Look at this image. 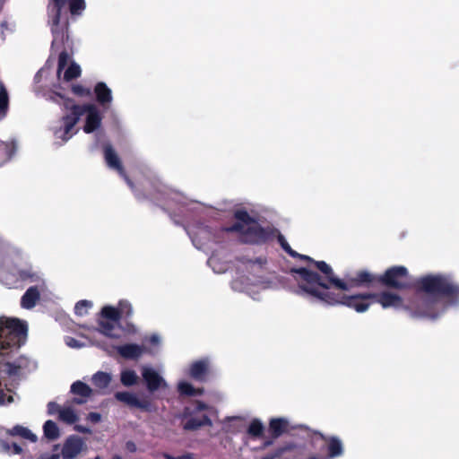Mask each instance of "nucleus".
Listing matches in <instances>:
<instances>
[{"instance_id":"nucleus-9","label":"nucleus","mask_w":459,"mask_h":459,"mask_svg":"<svg viewBox=\"0 0 459 459\" xmlns=\"http://www.w3.org/2000/svg\"><path fill=\"white\" fill-rule=\"evenodd\" d=\"M378 276L367 270H360L356 272L353 277H349L345 281L341 280L345 288L334 287L341 290H349L351 288L359 287H373L378 283Z\"/></svg>"},{"instance_id":"nucleus-19","label":"nucleus","mask_w":459,"mask_h":459,"mask_svg":"<svg viewBox=\"0 0 459 459\" xmlns=\"http://www.w3.org/2000/svg\"><path fill=\"white\" fill-rule=\"evenodd\" d=\"M97 102L103 108H108L112 102L111 90L103 82H98L94 87Z\"/></svg>"},{"instance_id":"nucleus-31","label":"nucleus","mask_w":459,"mask_h":459,"mask_svg":"<svg viewBox=\"0 0 459 459\" xmlns=\"http://www.w3.org/2000/svg\"><path fill=\"white\" fill-rule=\"evenodd\" d=\"M81 73L82 70L80 65L74 62H72L64 74V80L65 82H70L72 80L77 79L81 76Z\"/></svg>"},{"instance_id":"nucleus-35","label":"nucleus","mask_w":459,"mask_h":459,"mask_svg":"<svg viewBox=\"0 0 459 459\" xmlns=\"http://www.w3.org/2000/svg\"><path fill=\"white\" fill-rule=\"evenodd\" d=\"M275 238H277L278 243L288 255H290V256L298 255V252L291 248V247L285 239L284 236L279 230L277 231Z\"/></svg>"},{"instance_id":"nucleus-7","label":"nucleus","mask_w":459,"mask_h":459,"mask_svg":"<svg viewBox=\"0 0 459 459\" xmlns=\"http://www.w3.org/2000/svg\"><path fill=\"white\" fill-rule=\"evenodd\" d=\"M195 407L194 410L186 407L183 411L182 418H188L187 420L184 422L183 429L186 431H195L205 426L212 427V421L208 415L204 414L201 418L194 417L197 412L208 410V404L199 400L195 401Z\"/></svg>"},{"instance_id":"nucleus-32","label":"nucleus","mask_w":459,"mask_h":459,"mask_svg":"<svg viewBox=\"0 0 459 459\" xmlns=\"http://www.w3.org/2000/svg\"><path fill=\"white\" fill-rule=\"evenodd\" d=\"M120 380L125 386H132L137 383L138 377L134 370L126 369L121 372Z\"/></svg>"},{"instance_id":"nucleus-18","label":"nucleus","mask_w":459,"mask_h":459,"mask_svg":"<svg viewBox=\"0 0 459 459\" xmlns=\"http://www.w3.org/2000/svg\"><path fill=\"white\" fill-rule=\"evenodd\" d=\"M230 226L218 227L212 228L210 226H205L201 229L202 232L206 235L208 240H211L214 243L220 244L222 243L225 239V235L227 233H233L235 230H230Z\"/></svg>"},{"instance_id":"nucleus-10","label":"nucleus","mask_w":459,"mask_h":459,"mask_svg":"<svg viewBox=\"0 0 459 459\" xmlns=\"http://www.w3.org/2000/svg\"><path fill=\"white\" fill-rule=\"evenodd\" d=\"M291 257L307 261L309 264L315 265V267L322 273L323 275L320 276L322 277L323 281H325L327 284L330 283L333 287L345 288L342 281L335 277L332 267L325 261H316L312 257L299 253H298V255H292Z\"/></svg>"},{"instance_id":"nucleus-2","label":"nucleus","mask_w":459,"mask_h":459,"mask_svg":"<svg viewBox=\"0 0 459 459\" xmlns=\"http://www.w3.org/2000/svg\"><path fill=\"white\" fill-rule=\"evenodd\" d=\"M291 272L299 276L301 282L299 287L301 290L327 305H342L358 313H364L373 304L372 292L353 295L335 293L331 290L332 284L324 281L316 272L305 267L292 268Z\"/></svg>"},{"instance_id":"nucleus-36","label":"nucleus","mask_w":459,"mask_h":459,"mask_svg":"<svg viewBox=\"0 0 459 459\" xmlns=\"http://www.w3.org/2000/svg\"><path fill=\"white\" fill-rule=\"evenodd\" d=\"M178 392L182 396L194 397V386L186 381L178 383Z\"/></svg>"},{"instance_id":"nucleus-24","label":"nucleus","mask_w":459,"mask_h":459,"mask_svg":"<svg viewBox=\"0 0 459 459\" xmlns=\"http://www.w3.org/2000/svg\"><path fill=\"white\" fill-rule=\"evenodd\" d=\"M71 393L82 398H89L92 394V389L87 384L77 380L72 384Z\"/></svg>"},{"instance_id":"nucleus-13","label":"nucleus","mask_w":459,"mask_h":459,"mask_svg":"<svg viewBox=\"0 0 459 459\" xmlns=\"http://www.w3.org/2000/svg\"><path fill=\"white\" fill-rule=\"evenodd\" d=\"M104 157L108 166L116 169L121 176H123L127 184L133 188L134 185L132 181L126 175L121 160L110 144L104 146Z\"/></svg>"},{"instance_id":"nucleus-52","label":"nucleus","mask_w":459,"mask_h":459,"mask_svg":"<svg viewBox=\"0 0 459 459\" xmlns=\"http://www.w3.org/2000/svg\"><path fill=\"white\" fill-rule=\"evenodd\" d=\"M60 456H61V454H52V455H47L46 457H44L42 459H59Z\"/></svg>"},{"instance_id":"nucleus-22","label":"nucleus","mask_w":459,"mask_h":459,"mask_svg":"<svg viewBox=\"0 0 459 459\" xmlns=\"http://www.w3.org/2000/svg\"><path fill=\"white\" fill-rule=\"evenodd\" d=\"M40 293L36 286L30 287L22 295L21 305L23 308L30 309L35 307L37 301L39 299Z\"/></svg>"},{"instance_id":"nucleus-21","label":"nucleus","mask_w":459,"mask_h":459,"mask_svg":"<svg viewBox=\"0 0 459 459\" xmlns=\"http://www.w3.org/2000/svg\"><path fill=\"white\" fill-rule=\"evenodd\" d=\"M289 421L284 418H273L269 422V432L273 438H278L288 431Z\"/></svg>"},{"instance_id":"nucleus-57","label":"nucleus","mask_w":459,"mask_h":459,"mask_svg":"<svg viewBox=\"0 0 459 459\" xmlns=\"http://www.w3.org/2000/svg\"><path fill=\"white\" fill-rule=\"evenodd\" d=\"M59 447V445H55L54 446V450L57 449Z\"/></svg>"},{"instance_id":"nucleus-41","label":"nucleus","mask_w":459,"mask_h":459,"mask_svg":"<svg viewBox=\"0 0 459 459\" xmlns=\"http://www.w3.org/2000/svg\"><path fill=\"white\" fill-rule=\"evenodd\" d=\"M72 92L78 97H91V91L81 84H74L72 86Z\"/></svg>"},{"instance_id":"nucleus-37","label":"nucleus","mask_w":459,"mask_h":459,"mask_svg":"<svg viewBox=\"0 0 459 459\" xmlns=\"http://www.w3.org/2000/svg\"><path fill=\"white\" fill-rule=\"evenodd\" d=\"M91 306L92 303L89 300H80L75 304L74 312L77 316H84L85 314H87L88 309L91 307Z\"/></svg>"},{"instance_id":"nucleus-6","label":"nucleus","mask_w":459,"mask_h":459,"mask_svg":"<svg viewBox=\"0 0 459 459\" xmlns=\"http://www.w3.org/2000/svg\"><path fill=\"white\" fill-rule=\"evenodd\" d=\"M378 284L391 290H407L411 287L409 271L403 265L391 266L378 276Z\"/></svg>"},{"instance_id":"nucleus-49","label":"nucleus","mask_w":459,"mask_h":459,"mask_svg":"<svg viewBox=\"0 0 459 459\" xmlns=\"http://www.w3.org/2000/svg\"><path fill=\"white\" fill-rule=\"evenodd\" d=\"M204 388H195L194 387V396H199L204 394Z\"/></svg>"},{"instance_id":"nucleus-34","label":"nucleus","mask_w":459,"mask_h":459,"mask_svg":"<svg viewBox=\"0 0 459 459\" xmlns=\"http://www.w3.org/2000/svg\"><path fill=\"white\" fill-rule=\"evenodd\" d=\"M119 313V318L125 317L126 319L130 318L133 315V307L129 301L120 300L117 307Z\"/></svg>"},{"instance_id":"nucleus-33","label":"nucleus","mask_w":459,"mask_h":459,"mask_svg":"<svg viewBox=\"0 0 459 459\" xmlns=\"http://www.w3.org/2000/svg\"><path fill=\"white\" fill-rule=\"evenodd\" d=\"M115 397L117 401L126 403L131 407L135 406V403L137 401L136 395L131 394L129 392H117L115 394Z\"/></svg>"},{"instance_id":"nucleus-5","label":"nucleus","mask_w":459,"mask_h":459,"mask_svg":"<svg viewBox=\"0 0 459 459\" xmlns=\"http://www.w3.org/2000/svg\"><path fill=\"white\" fill-rule=\"evenodd\" d=\"M28 325L18 318L0 317V353L19 349L27 339Z\"/></svg>"},{"instance_id":"nucleus-16","label":"nucleus","mask_w":459,"mask_h":459,"mask_svg":"<svg viewBox=\"0 0 459 459\" xmlns=\"http://www.w3.org/2000/svg\"><path fill=\"white\" fill-rule=\"evenodd\" d=\"M189 377L198 382H205L209 374V362L207 359L194 361L189 368Z\"/></svg>"},{"instance_id":"nucleus-48","label":"nucleus","mask_w":459,"mask_h":459,"mask_svg":"<svg viewBox=\"0 0 459 459\" xmlns=\"http://www.w3.org/2000/svg\"><path fill=\"white\" fill-rule=\"evenodd\" d=\"M74 429L78 432L87 434L91 432V429L87 427L82 426V425H75Z\"/></svg>"},{"instance_id":"nucleus-20","label":"nucleus","mask_w":459,"mask_h":459,"mask_svg":"<svg viewBox=\"0 0 459 459\" xmlns=\"http://www.w3.org/2000/svg\"><path fill=\"white\" fill-rule=\"evenodd\" d=\"M98 325V331L103 335L112 339H117L120 337V334L116 333V330L119 326V321H111L108 319L99 318Z\"/></svg>"},{"instance_id":"nucleus-56","label":"nucleus","mask_w":459,"mask_h":459,"mask_svg":"<svg viewBox=\"0 0 459 459\" xmlns=\"http://www.w3.org/2000/svg\"><path fill=\"white\" fill-rule=\"evenodd\" d=\"M111 459H122V457L118 455H115Z\"/></svg>"},{"instance_id":"nucleus-55","label":"nucleus","mask_w":459,"mask_h":459,"mask_svg":"<svg viewBox=\"0 0 459 459\" xmlns=\"http://www.w3.org/2000/svg\"><path fill=\"white\" fill-rule=\"evenodd\" d=\"M151 342L152 343H158L159 342V338L157 336H155V335L152 336Z\"/></svg>"},{"instance_id":"nucleus-39","label":"nucleus","mask_w":459,"mask_h":459,"mask_svg":"<svg viewBox=\"0 0 459 459\" xmlns=\"http://www.w3.org/2000/svg\"><path fill=\"white\" fill-rule=\"evenodd\" d=\"M135 408H139L143 411L152 412L155 411V406L148 399H139L135 403Z\"/></svg>"},{"instance_id":"nucleus-12","label":"nucleus","mask_w":459,"mask_h":459,"mask_svg":"<svg viewBox=\"0 0 459 459\" xmlns=\"http://www.w3.org/2000/svg\"><path fill=\"white\" fill-rule=\"evenodd\" d=\"M84 449L86 445L83 439L76 435H71L65 440L61 456L63 459H74L76 458Z\"/></svg>"},{"instance_id":"nucleus-26","label":"nucleus","mask_w":459,"mask_h":459,"mask_svg":"<svg viewBox=\"0 0 459 459\" xmlns=\"http://www.w3.org/2000/svg\"><path fill=\"white\" fill-rule=\"evenodd\" d=\"M9 109V95L5 86L0 83V118L7 115Z\"/></svg>"},{"instance_id":"nucleus-11","label":"nucleus","mask_w":459,"mask_h":459,"mask_svg":"<svg viewBox=\"0 0 459 459\" xmlns=\"http://www.w3.org/2000/svg\"><path fill=\"white\" fill-rule=\"evenodd\" d=\"M81 108L82 116H83L85 113L87 114L85 124L83 126V131L86 134H91L100 127L102 116L94 104H82L81 105Z\"/></svg>"},{"instance_id":"nucleus-54","label":"nucleus","mask_w":459,"mask_h":459,"mask_svg":"<svg viewBox=\"0 0 459 459\" xmlns=\"http://www.w3.org/2000/svg\"><path fill=\"white\" fill-rule=\"evenodd\" d=\"M74 403L76 404H82L85 402V400L83 399H79V398H74V401H73Z\"/></svg>"},{"instance_id":"nucleus-40","label":"nucleus","mask_w":459,"mask_h":459,"mask_svg":"<svg viewBox=\"0 0 459 459\" xmlns=\"http://www.w3.org/2000/svg\"><path fill=\"white\" fill-rule=\"evenodd\" d=\"M69 61V55L66 50H63L60 52L58 56V64H57V76L60 77L61 72L67 65Z\"/></svg>"},{"instance_id":"nucleus-1","label":"nucleus","mask_w":459,"mask_h":459,"mask_svg":"<svg viewBox=\"0 0 459 459\" xmlns=\"http://www.w3.org/2000/svg\"><path fill=\"white\" fill-rule=\"evenodd\" d=\"M413 288L416 295L404 303L403 299L389 290L372 292L373 304L378 303L383 308L394 307L408 311L412 318H437L446 309L441 299L447 305L459 303V285L452 282L444 274H427L415 280Z\"/></svg>"},{"instance_id":"nucleus-53","label":"nucleus","mask_w":459,"mask_h":459,"mask_svg":"<svg viewBox=\"0 0 459 459\" xmlns=\"http://www.w3.org/2000/svg\"><path fill=\"white\" fill-rule=\"evenodd\" d=\"M307 459H325V457L320 455L312 454L308 455Z\"/></svg>"},{"instance_id":"nucleus-28","label":"nucleus","mask_w":459,"mask_h":459,"mask_svg":"<svg viewBox=\"0 0 459 459\" xmlns=\"http://www.w3.org/2000/svg\"><path fill=\"white\" fill-rule=\"evenodd\" d=\"M61 421L72 425L78 421L79 417L71 407L63 408L58 418Z\"/></svg>"},{"instance_id":"nucleus-29","label":"nucleus","mask_w":459,"mask_h":459,"mask_svg":"<svg viewBox=\"0 0 459 459\" xmlns=\"http://www.w3.org/2000/svg\"><path fill=\"white\" fill-rule=\"evenodd\" d=\"M117 307L112 306H104L100 312V318L111 321H120L119 313Z\"/></svg>"},{"instance_id":"nucleus-23","label":"nucleus","mask_w":459,"mask_h":459,"mask_svg":"<svg viewBox=\"0 0 459 459\" xmlns=\"http://www.w3.org/2000/svg\"><path fill=\"white\" fill-rule=\"evenodd\" d=\"M111 375L107 372L98 371L92 376L91 381L95 387L100 390L107 389L111 382Z\"/></svg>"},{"instance_id":"nucleus-8","label":"nucleus","mask_w":459,"mask_h":459,"mask_svg":"<svg viewBox=\"0 0 459 459\" xmlns=\"http://www.w3.org/2000/svg\"><path fill=\"white\" fill-rule=\"evenodd\" d=\"M63 106L65 109L70 111L69 114H66L62 117V121L64 122V128L62 130L60 129V132H62L60 138L66 142L71 138V131L74 129L82 117V108L81 105L75 104L74 100L70 98H64Z\"/></svg>"},{"instance_id":"nucleus-30","label":"nucleus","mask_w":459,"mask_h":459,"mask_svg":"<svg viewBox=\"0 0 459 459\" xmlns=\"http://www.w3.org/2000/svg\"><path fill=\"white\" fill-rule=\"evenodd\" d=\"M11 435H18L23 438L29 439L31 442L37 441V436L33 434L29 429L22 426H15L10 430Z\"/></svg>"},{"instance_id":"nucleus-14","label":"nucleus","mask_w":459,"mask_h":459,"mask_svg":"<svg viewBox=\"0 0 459 459\" xmlns=\"http://www.w3.org/2000/svg\"><path fill=\"white\" fill-rule=\"evenodd\" d=\"M143 378L146 383L148 391L153 393L160 387H166V382L162 377L151 368H144L142 372Z\"/></svg>"},{"instance_id":"nucleus-4","label":"nucleus","mask_w":459,"mask_h":459,"mask_svg":"<svg viewBox=\"0 0 459 459\" xmlns=\"http://www.w3.org/2000/svg\"><path fill=\"white\" fill-rule=\"evenodd\" d=\"M67 4L72 15H81L86 7L84 0H49L48 13L55 40L58 39L63 40L67 34L69 22L67 13L64 12Z\"/></svg>"},{"instance_id":"nucleus-42","label":"nucleus","mask_w":459,"mask_h":459,"mask_svg":"<svg viewBox=\"0 0 459 459\" xmlns=\"http://www.w3.org/2000/svg\"><path fill=\"white\" fill-rule=\"evenodd\" d=\"M3 447L11 454L20 455L22 452V448L17 443H3Z\"/></svg>"},{"instance_id":"nucleus-51","label":"nucleus","mask_w":459,"mask_h":459,"mask_svg":"<svg viewBox=\"0 0 459 459\" xmlns=\"http://www.w3.org/2000/svg\"><path fill=\"white\" fill-rule=\"evenodd\" d=\"M273 439H274V438H273V437H272V439H267V440H265V441L263 443L262 447H263V448H265V447L271 446L273 444Z\"/></svg>"},{"instance_id":"nucleus-15","label":"nucleus","mask_w":459,"mask_h":459,"mask_svg":"<svg viewBox=\"0 0 459 459\" xmlns=\"http://www.w3.org/2000/svg\"><path fill=\"white\" fill-rule=\"evenodd\" d=\"M319 437L325 441L327 448V458H336L343 454V446L341 439L337 437H326L320 432H316Z\"/></svg>"},{"instance_id":"nucleus-38","label":"nucleus","mask_w":459,"mask_h":459,"mask_svg":"<svg viewBox=\"0 0 459 459\" xmlns=\"http://www.w3.org/2000/svg\"><path fill=\"white\" fill-rule=\"evenodd\" d=\"M297 448V444L294 442H286L282 446H278L274 452L276 456L281 457L285 453L291 452Z\"/></svg>"},{"instance_id":"nucleus-43","label":"nucleus","mask_w":459,"mask_h":459,"mask_svg":"<svg viewBox=\"0 0 459 459\" xmlns=\"http://www.w3.org/2000/svg\"><path fill=\"white\" fill-rule=\"evenodd\" d=\"M48 413L49 415H54L56 413H58V416L60 415V411L63 410V408L60 407L58 403L56 402H49L48 403Z\"/></svg>"},{"instance_id":"nucleus-17","label":"nucleus","mask_w":459,"mask_h":459,"mask_svg":"<svg viewBox=\"0 0 459 459\" xmlns=\"http://www.w3.org/2000/svg\"><path fill=\"white\" fill-rule=\"evenodd\" d=\"M117 353L126 359H138L145 351L143 345L126 343L117 347Z\"/></svg>"},{"instance_id":"nucleus-50","label":"nucleus","mask_w":459,"mask_h":459,"mask_svg":"<svg viewBox=\"0 0 459 459\" xmlns=\"http://www.w3.org/2000/svg\"><path fill=\"white\" fill-rule=\"evenodd\" d=\"M277 458H279V457L276 456V453L273 451V453L266 455L265 456L262 457L261 459H277Z\"/></svg>"},{"instance_id":"nucleus-44","label":"nucleus","mask_w":459,"mask_h":459,"mask_svg":"<svg viewBox=\"0 0 459 459\" xmlns=\"http://www.w3.org/2000/svg\"><path fill=\"white\" fill-rule=\"evenodd\" d=\"M19 276L20 278L22 280V281H26V280H30V281H33V278H34V274L28 272V271H25V270H22L19 272Z\"/></svg>"},{"instance_id":"nucleus-45","label":"nucleus","mask_w":459,"mask_h":459,"mask_svg":"<svg viewBox=\"0 0 459 459\" xmlns=\"http://www.w3.org/2000/svg\"><path fill=\"white\" fill-rule=\"evenodd\" d=\"M163 456H164L165 459H194L192 454H186V455H183L175 457V456H172L169 454L165 453L163 455Z\"/></svg>"},{"instance_id":"nucleus-27","label":"nucleus","mask_w":459,"mask_h":459,"mask_svg":"<svg viewBox=\"0 0 459 459\" xmlns=\"http://www.w3.org/2000/svg\"><path fill=\"white\" fill-rule=\"evenodd\" d=\"M264 431V427L258 419H254L247 428V434L254 438L262 437Z\"/></svg>"},{"instance_id":"nucleus-47","label":"nucleus","mask_w":459,"mask_h":459,"mask_svg":"<svg viewBox=\"0 0 459 459\" xmlns=\"http://www.w3.org/2000/svg\"><path fill=\"white\" fill-rule=\"evenodd\" d=\"M126 448L127 449V451H129L130 453H134L136 451V445L134 444V442L133 441H127L126 443Z\"/></svg>"},{"instance_id":"nucleus-25","label":"nucleus","mask_w":459,"mask_h":459,"mask_svg":"<svg viewBox=\"0 0 459 459\" xmlns=\"http://www.w3.org/2000/svg\"><path fill=\"white\" fill-rule=\"evenodd\" d=\"M43 432L46 438L48 440H56L60 436V430L57 424L48 420L43 425Z\"/></svg>"},{"instance_id":"nucleus-46","label":"nucleus","mask_w":459,"mask_h":459,"mask_svg":"<svg viewBox=\"0 0 459 459\" xmlns=\"http://www.w3.org/2000/svg\"><path fill=\"white\" fill-rule=\"evenodd\" d=\"M88 419L92 422H99L101 420V416L98 412H90L88 414Z\"/></svg>"},{"instance_id":"nucleus-3","label":"nucleus","mask_w":459,"mask_h":459,"mask_svg":"<svg viewBox=\"0 0 459 459\" xmlns=\"http://www.w3.org/2000/svg\"><path fill=\"white\" fill-rule=\"evenodd\" d=\"M236 221L230 225V230H235L239 240L247 245H264L272 241L278 231L273 226L263 227L258 220L251 216L245 209H237L233 212Z\"/></svg>"}]
</instances>
